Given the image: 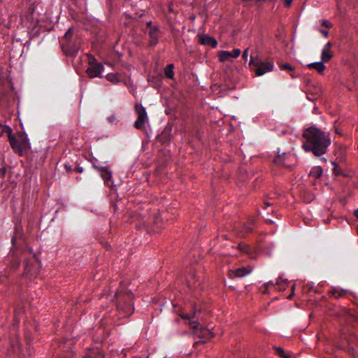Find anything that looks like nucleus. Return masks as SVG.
<instances>
[{
  "mask_svg": "<svg viewBox=\"0 0 358 358\" xmlns=\"http://www.w3.org/2000/svg\"><path fill=\"white\" fill-rule=\"evenodd\" d=\"M280 69L281 70H285L288 71H292L294 70V68L289 65V64H282L280 65Z\"/></svg>",
  "mask_w": 358,
  "mask_h": 358,
  "instance_id": "obj_22",
  "label": "nucleus"
},
{
  "mask_svg": "<svg viewBox=\"0 0 358 358\" xmlns=\"http://www.w3.org/2000/svg\"><path fill=\"white\" fill-rule=\"evenodd\" d=\"M195 315V313H186V314H181L180 316L182 319H186L188 320V324L193 329H197L199 326V323L197 321L192 320L191 319L193 318Z\"/></svg>",
  "mask_w": 358,
  "mask_h": 358,
  "instance_id": "obj_11",
  "label": "nucleus"
},
{
  "mask_svg": "<svg viewBox=\"0 0 358 358\" xmlns=\"http://www.w3.org/2000/svg\"><path fill=\"white\" fill-rule=\"evenodd\" d=\"M278 352L280 355H281L282 356H283L285 358H287V357H285L284 355V350L282 349V348H278Z\"/></svg>",
  "mask_w": 358,
  "mask_h": 358,
  "instance_id": "obj_31",
  "label": "nucleus"
},
{
  "mask_svg": "<svg viewBox=\"0 0 358 358\" xmlns=\"http://www.w3.org/2000/svg\"><path fill=\"white\" fill-rule=\"evenodd\" d=\"M311 174L314 175L317 178L320 177L322 174V168L320 166L316 167L313 171H311Z\"/></svg>",
  "mask_w": 358,
  "mask_h": 358,
  "instance_id": "obj_23",
  "label": "nucleus"
},
{
  "mask_svg": "<svg viewBox=\"0 0 358 358\" xmlns=\"http://www.w3.org/2000/svg\"><path fill=\"white\" fill-rule=\"evenodd\" d=\"M248 51H249V48H246V49L243 51V55H242V57H243V59L244 60H247V59H248Z\"/></svg>",
  "mask_w": 358,
  "mask_h": 358,
  "instance_id": "obj_27",
  "label": "nucleus"
},
{
  "mask_svg": "<svg viewBox=\"0 0 358 358\" xmlns=\"http://www.w3.org/2000/svg\"><path fill=\"white\" fill-rule=\"evenodd\" d=\"M198 38L199 43L202 45H208L212 48H215L217 45V41L215 38L208 35H199Z\"/></svg>",
  "mask_w": 358,
  "mask_h": 358,
  "instance_id": "obj_9",
  "label": "nucleus"
},
{
  "mask_svg": "<svg viewBox=\"0 0 358 358\" xmlns=\"http://www.w3.org/2000/svg\"><path fill=\"white\" fill-rule=\"evenodd\" d=\"M332 46V43L331 42H328L324 47L323 49H327L329 50L330 48Z\"/></svg>",
  "mask_w": 358,
  "mask_h": 358,
  "instance_id": "obj_29",
  "label": "nucleus"
},
{
  "mask_svg": "<svg viewBox=\"0 0 358 358\" xmlns=\"http://www.w3.org/2000/svg\"><path fill=\"white\" fill-rule=\"evenodd\" d=\"M335 131H336V134H341V132H340V131H338V129H337V128H336Z\"/></svg>",
  "mask_w": 358,
  "mask_h": 358,
  "instance_id": "obj_35",
  "label": "nucleus"
},
{
  "mask_svg": "<svg viewBox=\"0 0 358 358\" xmlns=\"http://www.w3.org/2000/svg\"><path fill=\"white\" fill-rule=\"evenodd\" d=\"M197 336L204 341L210 339L213 336V333L209 329L205 328H201L197 333Z\"/></svg>",
  "mask_w": 358,
  "mask_h": 358,
  "instance_id": "obj_13",
  "label": "nucleus"
},
{
  "mask_svg": "<svg viewBox=\"0 0 358 358\" xmlns=\"http://www.w3.org/2000/svg\"><path fill=\"white\" fill-rule=\"evenodd\" d=\"M276 285L279 287L280 289H284L287 285V280L282 277H279L276 281Z\"/></svg>",
  "mask_w": 358,
  "mask_h": 358,
  "instance_id": "obj_17",
  "label": "nucleus"
},
{
  "mask_svg": "<svg viewBox=\"0 0 358 358\" xmlns=\"http://www.w3.org/2000/svg\"><path fill=\"white\" fill-rule=\"evenodd\" d=\"M307 67L309 69H315L320 74L323 73V71L325 69V66L322 62H313V63L308 64L307 65Z\"/></svg>",
  "mask_w": 358,
  "mask_h": 358,
  "instance_id": "obj_12",
  "label": "nucleus"
},
{
  "mask_svg": "<svg viewBox=\"0 0 358 358\" xmlns=\"http://www.w3.org/2000/svg\"><path fill=\"white\" fill-rule=\"evenodd\" d=\"M107 119H108V121L112 124L116 123L117 121V117L115 114H113V115L108 116Z\"/></svg>",
  "mask_w": 358,
  "mask_h": 358,
  "instance_id": "obj_24",
  "label": "nucleus"
},
{
  "mask_svg": "<svg viewBox=\"0 0 358 358\" xmlns=\"http://www.w3.org/2000/svg\"><path fill=\"white\" fill-rule=\"evenodd\" d=\"M241 54V50L240 49H234L231 52L225 51V50H221L218 52V57L219 60L221 62H224L226 61H228L230 59L231 57L232 58H237Z\"/></svg>",
  "mask_w": 358,
  "mask_h": 358,
  "instance_id": "obj_6",
  "label": "nucleus"
},
{
  "mask_svg": "<svg viewBox=\"0 0 358 358\" xmlns=\"http://www.w3.org/2000/svg\"><path fill=\"white\" fill-rule=\"evenodd\" d=\"M5 176V170L3 169H0V178H3Z\"/></svg>",
  "mask_w": 358,
  "mask_h": 358,
  "instance_id": "obj_32",
  "label": "nucleus"
},
{
  "mask_svg": "<svg viewBox=\"0 0 358 358\" xmlns=\"http://www.w3.org/2000/svg\"><path fill=\"white\" fill-rule=\"evenodd\" d=\"M284 1H285V6H286L287 7H289V6H291L292 2V0H284Z\"/></svg>",
  "mask_w": 358,
  "mask_h": 358,
  "instance_id": "obj_30",
  "label": "nucleus"
},
{
  "mask_svg": "<svg viewBox=\"0 0 358 358\" xmlns=\"http://www.w3.org/2000/svg\"><path fill=\"white\" fill-rule=\"evenodd\" d=\"M250 270L245 267L239 268L236 270L229 271V276L231 278H242L250 273Z\"/></svg>",
  "mask_w": 358,
  "mask_h": 358,
  "instance_id": "obj_10",
  "label": "nucleus"
},
{
  "mask_svg": "<svg viewBox=\"0 0 358 358\" xmlns=\"http://www.w3.org/2000/svg\"><path fill=\"white\" fill-rule=\"evenodd\" d=\"M134 109L138 115V118L134 123V127L138 129H143L145 127V122L148 119L146 110L141 103H136Z\"/></svg>",
  "mask_w": 358,
  "mask_h": 358,
  "instance_id": "obj_5",
  "label": "nucleus"
},
{
  "mask_svg": "<svg viewBox=\"0 0 358 358\" xmlns=\"http://www.w3.org/2000/svg\"><path fill=\"white\" fill-rule=\"evenodd\" d=\"M80 47V40L73 34V28L70 27L66 32L62 41V48L64 52L69 56H74Z\"/></svg>",
  "mask_w": 358,
  "mask_h": 358,
  "instance_id": "obj_2",
  "label": "nucleus"
},
{
  "mask_svg": "<svg viewBox=\"0 0 358 358\" xmlns=\"http://www.w3.org/2000/svg\"><path fill=\"white\" fill-rule=\"evenodd\" d=\"M0 134H12V129L8 126L0 123Z\"/></svg>",
  "mask_w": 358,
  "mask_h": 358,
  "instance_id": "obj_20",
  "label": "nucleus"
},
{
  "mask_svg": "<svg viewBox=\"0 0 358 358\" xmlns=\"http://www.w3.org/2000/svg\"><path fill=\"white\" fill-rule=\"evenodd\" d=\"M148 27L150 28L149 30V36H150V45L153 46L155 45L158 43V36H159V29L155 26H152L151 22L147 23Z\"/></svg>",
  "mask_w": 358,
  "mask_h": 358,
  "instance_id": "obj_7",
  "label": "nucleus"
},
{
  "mask_svg": "<svg viewBox=\"0 0 358 358\" xmlns=\"http://www.w3.org/2000/svg\"><path fill=\"white\" fill-rule=\"evenodd\" d=\"M164 74L168 78H173V64H169L166 66Z\"/></svg>",
  "mask_w": 358,
  "mask_h": 358,
  "instance_id": "obj_16",
  "label": "nucleus"
},
{
  "mask_svg": "<svg viewBox=\"0 0 358 358\" xmlns=\"http://www.w3.org/2000/svg\"><path fill=\"white\" fill-rule=\"evenodd\" d=\"M306 131L307 132L306 134H311V135H313V134H324V131H322L320 129L315 127H313V126H311L308 128L306 129Z\"/></svg>",
  "mask_w": 358,
  "mask_h": 358,
  "instance_id": "obj_15",
  "label": "nucleus"
},
{
  "mask_svg": "<svg viewBox=\"0 0 358 358\" xmlns=\"http://www.w3.org/2000/svg\"><path fill=\"white\" fill-rule=\"evenodd\" d=\"M103 69V66L101 64H94L87 69L86 73L90 78H93L99 77Z\"/></svg>",
  "mask_w": 358,
  "mask_h": 358,
  "instance_id": "obj_8",
  "label": "nucleus"
},
{
  "mask_svg": "<svg viewBox=\"0 0 358 358\" xmlns=\"http://www.w3.org/2000/svg\"><path fill=\"white\" fill-rule=\"evenodd\" d=\"M25 271L27 273H29L30 272V269H29V266H28L27 264H26V265H25Z\"/></svg>",
  "mask_w": 358,
  "mask_h": 358,
  "instance_id": "obj_33",
  "label": "nucleus"
},
{
  "mask_svg": "<svg viewBox=\"0 0 358 358\" xmlns=\"http://www.w3.org/2000/svg\"><path fill=\"white\" fill-rule=\"evenodd\" d=\"M85 358H87V357H85Z\"/></svg>",
  "mask_w": 358,
  "mask_h": 358,
  "instance_id": "obj_40",
  "label": "nucleus"
},
{
  "mask_svg": "<svg viewBox=\"0 0 358 358\" xmlns=\"http://www.w3.org/2000/svg\"><path fill=\"white\" fill-rule=\"evenodd\" d=\"M106 79L114 84H116L120 81L118 74L117 73H108L106 76Z\"/></svg>",
  "mask_w": 358,
  "mask_h": 358,
  "instance_id": "obj_19",
  "label": "nucleus"
},
{
  "mask_svg": "<svg viewBox=\"0 0 358 358\" xmlns=\"http://www.w3.org/2000/svg\"><path fill=\"white\" fill-rule=\"evenodd\" d=\"M330 144L331 141L327 136H307L303 148L306 151L312 152L316 156H321L326 152Z\"/></svg>",
  "mask_w": 358,
  "mask_h": 358,
  "instance_id": "obj_1",
  "label": "nucleus"
},
{
  "mask_svg": "<svg viewBox=\"0 0 358 358\" xmlns=\"http://www.w3.org/2000/svg\"><path fill=\"white\" fill-rule=\"evenodd\" d=\"M239 248H240V249H241V250H244V251H245V250L243 249V245H239Z\"/></svg>",
  "mask_w": 358,
  "mask_h": 358,
  "instance_id": "obj_36",
  "label": "nucleus"
},
{
  "mask_svg": "<svg viewBox=\"0 0 358 358\" xmlns=\"http://www.w3.org/2000/svg\"><path fill=\"white\" fill-rule=\"evenodd\" d=\"M320 33L326 38L329 36V31L327 30H320Z\"/></svg>",
  "mask_w": 358,
  "mask_h": 358,
  "instance_id": "obj_28",
  "label": "nucleus"
},
{
  "mask_svg": "<svg viewBox=\"0 0 358 358\" xmlns=\"http://www.w3.org/2000/svg\"><path fill=\"white\" fill-rule=\"evenodd\" d=\"M333 57V53L330 50L323 49L322 51L321 59L323 63L328 62Z\"/></svg>",
  "mask_w": 358,
  "mask_h": 358,
  "instance_id": "obj_14",
  "label": "nucleus"
},
{
  "mask_svg": "<svg viewBox=\"0 0 358 358\" xmlns=\"http://www.w3.org/2000/svg\"><path fill=\"white\" fill-rule=\"evenodd\" d=\"M127 294H128L129 296L132 295V293L131 292H128Z\"/></svg>",
  "mask_w": 358,
  "mask_h": 358,
  "instance_id": "obj_37",
  "label": "nucleus"
},
{
  "mask_svg": "<svg viewBox=\"0 0 358 358\" xmlns=\"http://www.w3.org/2000/svg\"><path fill=\"white\" fill-rule=\"evenodd\" d=\"M294 294V292H292V293L291 294H289V296H288L289 299H291L292 295Z\"/></svg>",
  "mask_w": 358,
  "mask_h": 358,
  "instance_id": "obj_38",
  "label": "nucleus"
},
{
  "mask_svg": "<svg viewBox=\"0 0 358 358\" xmlns=\"http://www.w3.org/2000/svg\"><path fill=\"white\" fill-rule=\"evenodd\" d=\"M12 148L20 155H25L30 148L28 139L25 136H8Z\"/></svg>",
  "mask_w": 358,
  "mask_h": 358,
  "instance_id": "obj_3",
  "label": "nucleus"
},
{
  "mask_svg": "<svg viewBox=\"0 0 358 358\" xmlns=\"http://www.w3.org/2000/svg\"><path fill=\"white\" fill-rule=\"evenodd\" d=\"M354 214L358 218V208L355 210Z\"/></svg>",
  "mask_w": 358,
  "mask_h": 358,
  "instance_id": "obj_34",
  "label": "nucleus"
},
{
  "mask_svg": "<svg viewBox=\"0 0 358 358\" xmlns=\"http://www.w3.org/2000/svg\"><path fill=\"white\" fill-rule=\"evenodd\" d=\"M294 288H295V285H292V292H294Z\"/></svg>",
  "mask_w": 358,
  "mask_h": 358,
  "instance_id": "obj_39",
  "label": "nucleus"
},
{
  "mask_svg": "<svg viewBox=\"0 0 358 358\" xmlns=\"http://www.w3.org/2000/svg\"><path fill=\"white\" fill-rule=\"evenodd\" d=\"M322 24L323 26H324L325 27L327 28H331L332 27V24L331 22H329L328 20H322Z\"/></svg>",
  "mask_w": 358,
  "mask_h": 358,
  "instance_id": "obj_25",
  "label": "nucleus"
},
{
  "mask_svg": "<svg viewBox=\"0 0 358 358\" xmlns=\"http://www.w3.org/2000/svg\"><path fill=\"white\" fill-rule=\"evenodd\" d=\"M345 293H346L345 290L341 289L339 288H334L331 290V294L335 298H339V297L343 296Z\"/></svg>",
  "mask_w": 358,
  "mask_h": 358,
  "instance_id": "obj_18",
  "label": "nucleus"
},
{
  "mask_svg": "<svg viewBox=\"0 0 358 358\" xmlns=\"http://www.w3.org/2000/svg\"><path fill=\"white\" fill-rule=\"evenodd\" d=\"M111 176H112L111 172L107 169H102L101 171V176L106 181L109 180L111 178Z\"/></svg>",
  "mask_w": 358,
  "mask_h": 358,
  "instance_id": "obj_21",
  "label": "nucleus"
},
{
  "mask_svg": "<svg viewBox=\"0 0 358 358\" xmlns=\"http://www.w3.org/2000/svg\"><path fill=\"white\" fill-rule=\"evenodd\" d=\"M94 64H97L96 62V59L93 56L90 55L89 57V64H90V66H92V65H94Z\"/></svg>",
  "mask_w": 358,
  "mask_h": 358,
  "instance_id": "obj_26",
  "label": "nucleus"
},
{
  "mask_svg": "<svg viewBox=\"0 0 358 358\" xmlns=\"http://www.w3.org/2000/svg\"><path fill=\"white\" fill-rule=\"evenodd\" d=\"M249 65L252 67L257 76H261L273 69V63L270 62H262L258 57H251Z\"/></svg>",
  "mask_w": 358,
  "mask_h": 358,
  "instance_id": "obj_4",
  "label": "nucleus"
}]
</instances>
